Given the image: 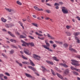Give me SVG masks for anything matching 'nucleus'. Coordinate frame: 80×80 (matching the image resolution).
Instances as JSON below:
<instances>
[{
	"instance_id": "f257e3e1",
	"label": "nucleus",
	"mask_w": 80,
	"mask_h": 80,
	"mask_svg": "<svg viewBox=\"0 0 80 80\" xmlns=\"http://www.w3.org/2000/svg\"><path fill=\"white\" fill-rule=\"evenodd\" d=\"M46 45H43V47L44 48H45L46 49H47V50H48L49 51H50V52H53V50H52V49H50L49 48V47H50V44L48 43H48H46Z\"/></svg>"
},
{
	"instance_id": "f03ea898",
	"label": "nucleus",
	"mask_w": 80,
	"mask_h": 80,
	"mask_svg": "<svg viewBox=\"0 0 80 80\" xmlns=\"http://www.w3.org/2000/svg\"><path fill=\"white\" fill-rule=\"evenodd\" d=\"M6 10L8 11L9 12H10L9 14L10 15H12L14 13H15L16 11H14L13 9H9L5 8Z\"/></svg>"
},
{
	"instance_id": "7ed1b4c3",
	"label": "nucleus",
	"mask_w": 80,
	"mask_h": 80,
	"mask_svg": "<svg viewBox=\"0 0 80 80\" xmlns=\"http://www.w3.org/2000/svg\"><path fill=\"white\" fill-rule=\"evenodd\" d=\"M72 62H71V63L72 65H74V66H80L79 64L74 62H76L77 63H78L79 62L78 61L75 60H72Z\"/></svg>"
},
{
	"instance_id": "20e7f679",
	"label": "nucleus",
	"mask_w": 80,
	"mask_h": 80,
	"mask_svg": "<svg viewBox=\"0 0 80 80\" xmlns=\"http://www.w3.org/2000/svg\"><path fill=\"white\" fill-rule=\"evenodd\" d=\"M62 12H63V13L64 14H67V13H68V10L65 9V7H64L62 8Z\"/></svg>"
},
{
	"instance_id": "39448f33",
	"label": "nucleus",
	"mask_w": 80,
	"mask_h": 80,
	"mask_svg": "<svg viewBox=\"0 0 80 80\" xmlns=\"http://www.w3.org/2000/svg\"><path fill=\"white\" fill-rule=\"evenodd\" d=\"M21 42L23 43V44H22V46L23 47H26V45L28 46V43H27V42L23 41L22 40H21Z\"/></svg>"
},
{
	"instance_id": "423d86ee",
	"label": "nucleus",
	"mask_w": 80,
	"mask_h": 80,
	"mask_svg": "<svg viewBox=\"0 0 80 80\" xmlns=\"http://www.w3.org/2000/svg\"><path fill=\"white\" fill-rule=\"evenodd\" d=\"M25 75L27 77H28V78H31V79H32V78H33V80H35V78H33L32 76L30 75V74H28V73H25Z\"/></svg>"
},
{
	"instance_id": "0eeeda50",
	"label": "nucleus",
	"mask_w": 80,
	"mask_h": 80,
	"mask_svg": "<svg viewBox=\"0 0 80 80\" xmlns=\"http://www.w3.org/2000/svg\"><path fill=\"white\" fill-rule=\"evenodd\" d=\"M34 56H33V57L34 58L37 59V60H40V59L37 58H38H38H41L38 55H37L36 54H34Z\"/></svg>"
},
{
	"instance_id": "6e6552de",
	"label": "nucleus",
	"mask_w": 80,
	"mask_h": 80,
	"mask_svg": "<svg viewBox=\"0 0 80 80\" xmlns=\"http://www.w3.org/2000/svg\"><path fill=\"white\" fill-rule=\"evenodd\" d=\"M72 45H70V47L69 48V50L70 51H73L75 52H77V51H76L75 49L72 48Z\"/></svg>"
},
{
	"instance_id": "1a4fd4ad",
	"label": "nucleus",
	"mask_w": 80,
	"mask_h": 80,
	"mask_svg": "<svg viewBox=\"0 0 80 80\" xmlns=\"http://www.w3.org/2000/svg\"><path fill=\"white\" fill-rule=\"evenodd\" d=\"M30 45L31 47H35V44L33 42L28 43V46Z\"/></svg>"
},
{
	"instance_id": "9d476101",
	"label": "nucleus",
	"mask_w": 80,
	"mask_h": 80,
	"mask_svg": "<svg viewBox=\"0 0 80 80\" xmlns=\"http://www.w3.org/2000/svg\"><path fill=\"white\" fill-rule=\"evenodd\" d=\"M70 72V70L69 69H65L64 72L65 74H68L69 73V72Z\"/></svg>"
},
{
	"instance_id": "9b49d317",
	"label": "nucleus",
	"mask_w": 80,
	"mask_h": 80,
	"mask_svg": "<svg viewBox=\"0 0 80 80\" xmlns=\"http://www.w3.org/2000/svg\"><path fill=\"white\" fill-rule=\"evenodd\" d=\"M28 68H30V69H31V70H33V71H36V69H35V68L33 67L32 66H28Z\"/></svg>"
},
{
	"instance_id": "f8f14e48",
	"label": "nucleus",
	"mask_w": 80,
	"mask_h": 80,
	"mask_svg": "<svg viewBox=\"0 0 80 80\" xmlns=\"http://www.w3.org/2000/svg\"><path fill=\"white\" fill-rule=\"evenodd\" d=\"M8 34H9L10 35L11 37H14V38L15 37V35H14L10 31H8Z\"/></svg>"
},
{
	"instance_id": "ddd939ff",
	"label": "nucleus",
	"mask_w": 80,
	"mask_h": 80,
	"mask_svg": "<svg viewBox=\"0 0 80 80\" xmlns=\"http://www.w3.org/2000/svg\"><path fill=\"white\" fill-rule=\"evenodd\" d=\"M34 8L35 10H38V11H43V9L42 8L41 9H39L36 6H34Z\"/></svg>"
},
{
	"instance_id": "4468645a",
	"label": "nucleus",
	"mask_w": 80,
	"mask_h": 80,
	"mask_svg": "<svg viewBox=\"0 0 80 80\" xmlns=\"http://www.w3.org/2000/svg\"><path fill=\"white\" fill-rule=\"evenodd\" d=\"M59 65H61V66H62V67H66V68H67L68 67V66H67V65L65 64H64L62 63H60Z\"/></svg>"
},
{
	"instance_id": "2eb2a0df",
	"label": "nucleus",
	"mask_w": 80,
	"mask_h": 80,
	"mask_svg": "<svg viewBox=\"0 0 80 80\" xmlns=\"http://www.w3.org/2000/svg\"><path fill=\"white\" fill-rule=\"evenodd\" d=\"M24 52L27 55H30V53H29V51L27 49H26V50H24Z\"/></svg>"
},
{
	"instance_id": "dca6fc26",
	"label": "nucleus",
	"mask_w": 80,
	"mask_h": 80,
	"mask_svg": "<svg viewBox=\"0 0 80 80\" xmlns=\"http://www.w3.org/2000/svg\"><path fill=\"white\" fill-rule=\"evenodd\" d=\"M47 36L48 38H50V39H53V40L55 39L54 38L52 37V36H50V35L48 33Z\"/></svg>"
},
{
	"instance_id": "f3484780",
	"label": "nucleus",
	"mask_w": 80,
	"mask_h": 80,
	"mask_svg": "<svg viewBox=\"0 0 80 80\" xmlns=\"http://www.w3.org/2000/svg\"><path fill=\"white\" fill-rule=\"evenodd\" d=\"M57 75L61 79H62V80L63 79V78L61 75H60V74L58 73H57Z\"/></svg>"
},
{
	"instance_id": "a211bd4d",
	"label": "nucleus",
	"mask_w": 80,
	"mask_h": 80,
	"mask_svg": "<svg viewBox=\"0 0 80 80\" xmlns=\"http://www.w3.org/2000/svg\"><path fill=\"white\" fill-rule=\"evenodd\" d=\"M42 71L43 72H46V71H47V69L45 68V67L43 66H42Z\"/></svg>"
},
{
	"instance_id": "6ab92c4d",
	"label": "nucleus",
	"mask_w": 80,
	"mask_h": 80,
	"mask_svg": "<svg viewBox=\"0 0 80 80\" xmlns=\"http://www.w3.org/2000/svg\"><path fill=\"white\" fill-rule=\"evenodd\" d=\"M46 62L48 63H49V64H50V65H53L54 64L53 62H50L49 61H47Z\"/></svg>"
},
{
	"instance_id": "aec40b11",
	"label": "nucleus",
	"mask_w": 80,
	"mask_h": 80,
	"mask_svg": "<svg viewBox=\"0 0 80 80\" xmlns=\"http://www.w3.org/2000/svg\"><path fill=\"white\" fill-rule=\"evenodd\" d=\"M5 27H6V28H9V27H12V26L11 24H6L5 25Z\"/></svg>"
},
{
	"instance_id": "412c9836",
	"label": "nucleus",
	"mask_w": 80,
	"mask_h": 80,
	"mask_svg": "<svg viewBox=\"0 0 80 80\" xmlns=\"http://www.w3.org/2000/svg\"><path fill=\"white\" fill-rule=\"evenodd\" d=\"M30 63L31 65L32 66V67H34L35 66V65L34 64V63L31 60H30Z\"/></svg>"
},
{
	"instance_id": "4be33fe9",
	"label": "nucleus",
	"mask_w": 80,
	"mask_h": 80,
	"mask_svg": "<svg viewBox=\"0 0 80 80\" xmlns=\"http://www.w3.org/2000/svg\"><path fill=\"white\" fill-rule=\"evenodd\" d=\"M52 58L54 60H55V61H57V62H58V61H59V60L57 59V58L56 57H52Z\"/></svg>"
},
{
	"instance_id": "5701e85b",
	"label": "nucleus",
	"mask_w": 80,
	"mask_h": 80,
	"mask_svg": "<svg viewBox=\"0 0 80 80\" xmlns=\"http://www.w3.org/2000/svg\"><path fill=\"white\" fill-rule=\"evenodd\" d=\"M10 42H13L14 43H16V42H17V41H16V40L12 39H10Z\"/></svg>"
},
{
	"instance_id": "b1692460",
	"label": "nucleus",
	"mask_w": 80,
	"mask_h": 80,
	"mask_svg": "<svg viewBox=\"0 0 80 80\" xmlns=\"http://www.w3.org/2000/svg\"><path fill=\"white\" fill-rule=\"evenodd\" d=\"M73 34L75 36H77V35H80V33L79 32H76V33L74 32Z\"/></svg>"
},
{
	"instance_id": "393cba45",
	"label": "nucleus",
	"mask_w": 80,
	"mask_h": 80,
	"mask_svg": "<svg viewBox=\"0 0 80 80\" xmlns=\"http://www.w3.org/2000/svg\"><path fill=\"white\" fill-rule=\"evenodd\" d=\"M1 20L2 22H7V20L5 19H4V18H1Z\"/></svg>"
},
{
	"instance_id": "a878e982",
	"label": "nucleus",
	"mask_w": 80,
	"mask_h": 80,
	"mask_svg": "<svg viewBox=\"0 0 80 80\" xmlns=\"http://www.w3.org/2000/svg\"><path fill=\"white\" fill-rule=\"evenodd\" d=\"M2 55L3 57H4L5 58H6L7 59L8 58V57L7 56V55H6L5 54L2 53Z\"/></svg>"
},
{
	"instance_id": "bb28decb",
	"label": "nucleus",
	"mask_w": 80,
	"mask_h": 80,
	"mask_svg": "<svg viewBox=\"0 0 80 80\" xmlns=\"http://www.w3.org/2000/svg\"><path fill=\"white\" fill-rule=\"evenodd\" d=\"M35 33L36 35H38V36H40V37H43V34H41L37 32H36Z\"/></svg>"
},
{
	"instance_id": "cd10ccee",
	"label": "nucleus",
	"mask_w": 80,
	"mask_h": 80,
	"mask_svg": "<svg viewBox=\"0 0 80 80\" xmlns=\"http://www.w3.org/2000/svg\"><path fill=\"white\" fill-rule=\"evenodd\" d=\"M72 73L76 75H78V73L75 71H72Z\"/></svg>"
},
{
	"instance_id": "c85d7f7f",
	"label": "nucleus",
	"mask_w": 80,
	"mask_h": 80,
	"mask_svg": "<svg viewBox=\"0 0 80 80\" xmlns=\"http://www.w3.org/2000/svg\"><path fill=\"white\" fill-rule=\"evenodd\" d=\"M11 47H13V48H16V49H18V48L16 46H15V45H13L12 44L11 45Z\"/></svg>"
},
{
	"instance_id": "c756f323",
	"label": "nucleus",
	"mask_w": 80,
	"mask_h": 80,
	"mask_svg": "<svg viewBox=\"0 0 80 80\" xmlns=\"http://www.w3.org/2000/svg\"><path fill=\"white\" fill-rule=\"evenodd\" d=\"M51 72H52L53 75H54V76H55V75H56V74L55 73V72H54V71H53V70H52V69H51Z\"/></svg>"
},
{
	"instance_id": "7c9ffc66",
	"label": "nucleus",
	"mask_w": 80,
	"mask_h": 80,
	"mask_svg": "<svg viewBox=\"0 0 80 80\" xmlns=\"http://www.w3.org/2000/svg\"><path fill=\"white\" fill-rule=\"evenodd\" d=\"M10 52L11 54H13V53L14 52V50L12 49L10 51Z\"/></svg>"
},
{
	"instance_id": "2f4dec72",
	"label": "nucleus",
	"mask_w": 80,
	"mask_h": 80,
	"mask_svg": "<svg viewBox=\"0 0 80 80\" xmlns=\"http://www.w3.org/2000/svg\"><path fill=\"white\" fill-rule=\"evenodd\" d=\"M65 33L68 36H70L71 35V34L68 32H66Z\"/></svg>"
},
{
	"instance_id": "473e14b6",
	"label": "nucleus",
	"mask_w": 80,
	"mask_h": 80,
	"mask_svg": "<svg viewBox=\"0 0 80 80\" xmlns=\"http://www.w3.org/2000/svg\"><path fill=\"white\" fill-rule=\"evenodd\" d=\"M22 58H23V59H24L25 60H28V58L25 57V56H23V55H22Z\"/></svg>"
},
{
	"instance_id": "72a5a7b5",
	"label": "nucleus",
	"mask_w": 80,
	"mask_h": 80,
	"mask_svg": "<svg viewBox=\"0 0 80 80\" xmlns=\"http://www.w3.org/2000/svg\"><path fill=\"white\" fill-rule=\"evenodd\" d=\"M66 28L68 29V30L69 29V28H71V26L67 25L66 26Z\"/></svg>"
},
{
	"instance_id": "f704fd0d",
	"label": "nucleus",
	"mask_w": 80,
	"mask_h": 80,
	"mask_svg": "<svg viewBox=\"0 0 80 80\" xmlns=\"http://www.w3.org/2000/svg\"><path fill=\"white\" fill-rule=\"evenodd\" d=\"M63 46H64L65 48H66V47H67L68 46V45L67 43H65L63 44Z\"/></svg>"
},
{
	"instance_id": "c9c22d12",
	"label": "nucleus",
	"mask_w": 80,
	"mask_h": 80,
	"mask_svg": "<svg viewBox=\"0 0 80 80\" xmlns=\"http://www.w3.org/2000/svg\"><path fill=\"white\" fill-rule=\"evenodd\" d=\"M17 3L18 5H22V3L18 1H17Z\"/></svg>"
},
{
	"instance_id": "e433bc0d",
	"label": "nucleus",
	"mask_w": 80,
	"mask_h": 80,
	"mask_svg": "<svg viewBox=\"0 0 80 80\" xmlns=\"http://www.w3.org/2000/svg\"><path fill=\"white\" fill-rule=\"evenodd\" d=\"M45 11L46 12H47V13H51V11L48 10H46Z\"/></svg>"
},
{
	"instance_id": "4c0bfd02",
	"label": "nucleus",
	"mask_w": 80,
	"mask_h": 80,
	"mask_svg": "<svg viewBox=\"0 0 80 80\" xmlns=\"http://www.w3.org/2000/svg\"><path fill=\"white\" fill-rule=\"evenodd\" d=\"M32 24L34 25V26H35L36 27H38V25L35 23H32Z\"/></svg>"
},
{
	"instance_id": "58836bf2",
	"label": "nucleus",
	"mask_w": 80,
	"mask_h": 80,
	"mask_svg": "<svg viewBox=\"0 0 80 80\" xmlns=\"http://www.w3.org/2000/svg\"><path fill=\"white\" fill-rule=\"evenodd\" d=\"M60 4L58 3H55L54 4V6H59Z\"/></svg>"
},
{
	"instance_id": "ea45409f",
	"label": "nucleus",
	"mask_w": 80,
	"mask_h": 80,
	"mask_svg": "<svg viewBox=\"0 0 80 80\" xmlns=\"http://www.w3.org/2000/svg\"><path fill=\"white\" fill-rule=\"evenodd\" d=\"M23 64H26V65H28V63H27V62H22Z\"/></svg>"
},
{
	"instance_id": "a19ab883",
	"label": "nucleus",
	"mask_w": 80,
	"mask_h": 80,
	"mask_svg": "<svg viewBox=\"0 0 80 80\" xmlns=\"http://www.w3.org/2000/svg\"><path fill=\"white\" fill-rule=\"evenodd\" d=\"M38 38H39V39H40L41 40H44V38H40V37H38Z\"/></svg>"
},
{
	"instance_id": "79ce46f5",
	"label": "nucleus",
	"mask_w": 80,
	"mask_h": 80,
	"mask_svg": "<svg viewBox=\"0 0 80 80\" xmlns=\"http://www.w3.org/2000/svg\"><path fill=\"white\" fill-rule=\"evenodd\" d=\"M18 23H19L20 24V25L21 26H23V24L22 23V22H21L19 21L18 22Z\"/></svg>"
},
{
	"instance_id": "37998d69",
	"label": "nucleus",
	"mask_w": 80,
	"mask_h": 80,
	"mask_svg": "<svg viewBox=\"0 0 80 80\" xmlns=\"http://www.w3.org/2000/svg\"><path fill=\"white\" fill-rule=\"evenodd\" d=\"M5 75H7V76H10V74H9V73H8V72H5Z\"/></svg>"
},
{
	"instance_id": "c03bdc74",
	"label": "nucleus",
	"mask_w": 80,
	"mask_h": 80,
	"mask_svg": "<svg viewBox=\"0 0 80 80\" xmlns=\"http://www.w3.org/2000/svg\"><path fill=\"white\" fill-rule=\"evenodd\" d=\"M28 37H29V38H31V39H34V38H33V37L29 36H28Z\"/></svg>"
},
{
	"instance_id": "a18cd8bd",
	"label": "nucleus",
	"mask_w": 80,
	"mask_h": 80,
	"mask_svg": "<svg viewBox=\"0 0 80 80\" xmlns=\"http://www.w3.org/2000/svg\"><path fill=\"white\" fill-rule=\"evenodd\" d=\"M71 68L72 70H75V68H74L73 67V66H71Z\"/></svg>"
},
{
	"instance_id": "49530a36",
	"label": "nucleus",
	"mask_w": 80,
	"mask_h": 80,
	"mask_svg": "<svg viewBox=\"0 0 80 80\" xmlns=\"http://www.w3.org/2000/svg\"><path fill=\"white\" fill-rule=\"evenodd\" d=\"M53 47L54 48H55V47H57V45L54 44L53 45Z\"/></svg>"
},
{
	"instance_id": "de8ad7c7",
	"label": "nucleus",
	"mask_w": 80,
	"mask_h": 80,
	"mask_svg": "<svg viewBox=\"0 0 80 80\" xmlns=\"http://www.w3.org/2000/svg\"><path fill=\"white\" fill-rule=\"evenodd\" d=\"M49 42L50 43H51V44H53L54 43V42H53V41H49Z\"/></svg>"
},
{
	"instance_id": "09e8293b",
	"label": "nucleus",
	"mask_w": 80,
	"mask_h": 80,
	"mask_svg": "<svg viewBox=\"0 0 80 80\" xmlns=\"http://www.w3.org/2000/svg\"><path fill=\"white\" fill-rule=\"evenodd\" d=\"M76 18L78 19V20L80 21V18L78 16L76 17Z\"/></svg>"
},
{
	"instance_id": "8fccbe9b",
	"label": "nucleus",
	"mask_w": 80,
	"mask_h": 80,
	"mask_svg": "<svg viewBox=\"0 0 80 80\" xmlns=\"http://www.w3.org/2000/svg\"><path fill=\"white\" fill-rule=\"evenodd\" d=\"M46 5H48V6H49L50 7H52V5H50L48 3H46Z\"/></svg>"
},
{
	"instance_id": "3c124183",
	"label": "nucleus",
	"mask_w": 80,
	"mask_h": 80,
	"mask_svg": "<svg viewBox=\"0 0 80 80\" xmlns=\"http://www.w3.org/2000/svg\"><path fill=\"white\" fill-rule=\"evenodd\" d=\"M4 79H5V80H7V79H8V78H7V77L6 76H4Z\"/></svg>"
},
{
	"instance_id": "603ef678",
	"label": "nucleus",
	"mask_w": 80,
	"mask_h": 80,
	"mask_svg": "<svg viewBox=\"0 0 80 80\" xmlns=\"http://www.w3.org/2000/svg\"><path fill=\"white\" fill-rule=\"evenodd\" d=\"M59 44H60V45H62V44H63V42H59Z\"/></svg>"
},
{
	"instance_id": "864d4df0",
	"label": "nucleus",
	"mask_w": 80,
	"mask_h": 80,
	"mask_svg": "<svg viewBox=\"0 0 80 80\" xmlns=\"http://www.w3.org/2000/svg\"><path fill=\"white\" fill-rule=\"evenodd\" d=\"M76 57H77V58H79V59H80V55H78L76 56Z\"/></svg>"
},
{
	"instance_id": "5fc2aeb1",
	"label": "nucleus",
	"mask_w": 80,
	"mask_h": 80,
	"mask_svg": "<svg viewBox=\"0 0 80 80\" xmlns=\"http://www.w3.org/2000/svg\"><path fill=\"white\" fill-rule=\"evenodd\" d=\"M18 65H19V66H20V67H22V64L21 63H19L18 64Z\"/></svg>"
},
{
	"instance_id": "6e6d98bb",
	"label": "nucleus",
	"mask_w": 80,
	"mask_h": 80,
	"mask_svg": "<svg viewBox=\"0 0 80 80\" xmlns=\"http://www.w3.org/2000/svg\"><path fill=\"white\" fill-rule=\"evenodd\" d=\"M55 8L56 9H58V8H59V7L58 6H57L55 7Z\"/></svg>"
},
{
	"instance_id": "4d7b16f0",
	"label": "nucleus",
	"mask_w": 80,
	"mask_h": 80,
	"mask_svg": "<svg viewBox=\"0 0 80 80\" xmlns=\"http://www.w3.org/2000/svg\"><path fill=\"white\" fill-rule=\"evenodd\" d=\"M75 40H78V38L77 37H75Z\"/></svg>"
},
{
	"instance_id": "13d9d810",
	"label": "nucleus",
	"mask_w": 80,
	"mask_h": 80,
	"mask_svg": "<svg viewBox=\"0 0 80 80\" xmlns=\"http://www.w3.org/2000/svg\"><path fill=\"white\" fill-rule=\"evenodd\" d=\"M32 17H33L34 18H37V16H35V15H32Z\"/></svg>"
},
{
	"instance_id": "bf43d9fd",
	"label": "nucleus",
	"mask_w": 80,
	"mask_h": 80,
	"mask_svg": "<svg viewBox=\"0 0 80 80\" xmlns=\"http://www.w3.org/2000/svg\"><path fill=\"white\" fill-rule=\"evenodd\" d=\"M55 42L56 43H58V44H59V41H55Z\"/></svg>"
},
{
	"instance_id": "052dcab7",
	"label": "nucleus",
	"mask_w": 80,
	"mask_h": 80,
	"mask_svg": "<svg viewBox=\"0 0 80 80\" xmlns=\"http://www.w3.org/2000/svg\"><path fill=\"white\" fill-rule=\"evenodd\" d=\"M18 47H19V48H20V49H22V47L21 46H20V45H18Z\"/></svg>"
},
{
	"instance_id": "680f3d73",
	"label": "nucleus",
	"mask_w": 80,
	"mask_h": 80,
	"mask_svg": "<svg viewBox=\"0 0 80 80\" xmlns=\"http://www.w3.org/2000/svg\"><path fill=\"white\" fill-rule=\"evenodd\" d=\"M20 38H23V35H21Z\"/></svg>"
},
{
	"instance_id": "e2e57ef3",
	"label": "nucleus",
	"mask_w": 80,
	"mask_h": 80,
	"mask_svg": "<svg viewBox=\"0 0 80 80\" xmlns=\"http://www.w3.org/2000/svg\"><path fill=\"white\" fill-rule=\"evenodd\" d=\"M74 70H75L76 71H77V72H78V69H77V68H75L74 69Z\"/></svg>"
},
{
	"instance_id": "0e129e2a",
	"label": "nucleus",
	"mask_w": 80,
	"mask_h": 80,
	"mask_svg": "<svg viewBox=\"0 0 80 80\" xmlns=\"http://www.w3.org/2000/svg\"><path fill=\"white\" fill-rule=\"evenodd\" d=\"M59 3L60 5H62L63 2H59Z\"/></svg>"
},
{
	"instance_id": "69168bd1",
	"label": "nucleus",
	"mask_w": 80,
	"mask_h": 80,
	"mask_svg": "<svg viewBox=\"0 0 80 80\" xmlns=\"http://www.w3.org/2000/svg\"><path fill=\"white\" fill-rule=\"evenodd\" d=\"M23 21V22H25V21H26L27 20V19H22Z\"/></svg>"
},
{
	"instance_id": "338daca9",
	"label": "nucleus",
	"mask_w": 80,
	"mask_h": 80,
	"mask_svg": "<svg viewBox=\"0 0 80 80\" xmlns=\"http://www.w3.org/2000/svg\"><path fill=\"white\" fill-rule=\"evenodd\" d=\"M45 43L46 44L48 43V41L47 40H45Z\"/></svg>"
},
{
	"instance_id": "774afa93",
	"label": "nucleus",
	"mask_w": 80,
	"mask_h": 80,
	"mask_svg": "<svg viewBox=\"0 0 80 80\" xmlns=\"http://www.w3.org/2000/svg\"><path fill=\"white\" fill-rule=\"evenodd\" d=\"M42 80H47V79H45V78H42Z\"/></svg>"
}]
</instances>
